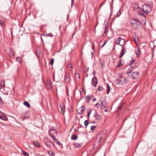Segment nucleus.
I'll return each instance as SVG.
<instances>
[{"instance_id": "f257e3e1", "label": "nucleus", "mask_w": 156, "mask_h": 156, "mask_svg": "<svg viewBox=\"0 0 156 156\" xmlns=\"http://www.w3.org/2000/svg\"><path fill=\"white\" fill-rule=\"evenodd\" d=\"M128 82V79L122 75H121L119 78L116 79L114 81L116 85H123L127 83Z\"/></svg>"}, {"instance_id": "f03ea898", "label": "nucleus", "mask_w": 156, "mask_h": 156, "mask_svg": "<svg viewBox=\"0 0 156 156\" xmlns=\"http://www.w3.org/2000/svg\"><path fill=\"white\" fill-rule=\"evenodd\" d=\"M143 11L147 14L150 12L151 10V8L150 5L145 4L143 5Z\"/></svg>"}, {"instance_id": "7ed1b4c3", "label": "nucleus", "mask_w": 156, "mask_h": 156, "mask_svg": "<svg viewBox=\"0 0 156 156\" xmlns=\"http://www.w3.org/2000/svg\"><path fill=\"white\" fill-rule=\"evenodd\" d=\"M139 73L137 71L133 72L131 73L130 76L133 80L136 79L138 77Z\"/></svg>"}, {"instance_id": "20e7f679", "label": "nucleus", "mask_w": 156, "mask_h": 156, "mask_svg": "<svg viewBox=\"0 0 156 156\" xmlns=\"http://www.w3.org/2000/svg\"><path fill=\"white\" fill-rule=\"evenodd\" d=\"M85 110V108L84 106H83L77 110V112L80 114H83Z\"/></svg>"}, {"instance_id": "39448f33", "label": "nucleus", "mask_w": 156, "mask_h": 156, "mask_svg": "<svg viewBox=\"0 0 156 156\" xmlns=\"http://www.w3.org/2000/svg\"><path fill=\"white\" fill-rule=\"evenodd\" d=\"M98 80L96 77H94L92 80V85L94 87L96 86L98 83Z\"/></svg>"}, {"instance_id": "423d86ee", "label": "nucleus", "mask_w": 156, "mask_h": 156, "mask_svg": "<svg viewBox=\"0 0 156 156\" xmlns=\"http://www.w3.org/2000/svg\"><path fill=\"white\" fill-rule=\"evenodd\" d=\"M101 133H99L98 135L96 137L97 138H98L99 139V143H100V144H101V143H100V142L102 140H103L104 137H105V134H104L103 136H101Z\"/></svg>"}, {"instance_id": "0eeeda50", "label": "nucleus", "mask_w": 156, "mask_h": 156, "mask_svg": "<svg viewBox=\"0 0 156 156\" xmlns=\"http://www.w3.org/2000/svg\"><path fill=\"white\" fill-rule=\"evenodd\" d=\"M126 52V48L124 46L122 47L119 56V57L120 58H121L125 54Z\"/></svg>"}, {"instance_id": "6e6552de", "label": "nucleus", "mask_w": 156, "mask_h": 156, "mask_svg": "<svg viewBox=\"0 0 156 156\" xmlns=\"http://www.w3.org/2000/svg\"><path fill=\"white\" fill-rule=\"evenodd\" d=\"M71 80L69 75L68 73H66L65 76V80L66 82L68 83Z\"/></svg>"}, {"instance_id": "1a4fd4ad", "label": "nucleus", "mask_w": 156, "mask_h": 156, "mask_svg": "<svg viewBox=\"0 0 156 156\" xmlns=\"http://www.w3.org/2000/svg\"><path fill=\"white\" fill-rule=\"evenodd\" d=\"M94 117L96 119L100 120L101 119V116L99 115L96 111H95L94 115Z\"/></svg>"}, {"instance_id": "9d476101", "label": "nucleus", "mask_w": 156, "mask_h": 156, "mask_svg": "<svg viewBox=\"0 0 156 156\" xmlns=\"http://www.w3.org/2000/svg\"><path fill=\"white\" fill-rule=\"evenodd\" d=\"M59 106L61 110V113L62 114H63L65 111V106L63 104H60Z\"/></svg>"}, {"instance_id": "9b49d317", "label": "nucleus", "mask_w": 156, "mask_h": 156, "mask_svg": "<svg viewBox=\"0 0 156 156\" xmlns=\"http://www.w3.org/2000/svg\"><path fill=\"white\" fill-rule=\"evenodd\" d=\"M47 86L49 89H51L52 88V83L51 80H49L47 82Z\"/></svg>"}, {"instance_id": "f8f14e48", "label": "nucleus", "mask_w": 156, "mask_h": 156, "mask_svg": "<svg viewBox=\"0 0 156 156\" xmlns=\"http://www.w3.org/2000/svg\"><path fill=\"white\" fill-rule=\"evenodd\" d=\"M138 14L139 16H143V17L144 18V25H146V18H145L146 16H145L142 12H140L139 11L138 12Z\"/></svg>"}, {"instance_id": "ddd939ff", "label": "nucleus", "mask_w": 156, "mask_h": 156, "mask_svg": "<svg viewBox=\"0 0 156 156\" xmlns=\"http://www.w3.org/2000/svg\"><path fill=\"white\" fill-rule=\"evenodd\" d=\"M133 21L132 22V25H133L134 26H135V25L136 28H137L138 26V24L139 23V22L135 19H133Z\"/></svg>"}, {"instance_id": "4468645a", "label": "nucleus", "mask_w": 156, "mask_h": 156, "mask_svg": "<svg viewBox=\"0 0 156 156\" xmlns=\"http://www.w3.org/2000/svg\"><path fill=\"white\" fill-rule=\"evenodd\" d=\"M83 144V143H79L76 142L74 143V145L76 148H79L81 147Z\"/></svg>"}, {"instance_id": "2eb2a0df", "label": "nucleus", "mask_w": 156, "mask_h": 156, "mask_svg": "<svg viewBox=\"0 0 156 156\" xmlns=\"http://www.w3.org/2000/svg\"><path fill=\"white\" fill-rule=\"evenodd\" d=\"M140 8L138 4L136 3H134V4L133 9L134 10H137Z\"/></svg>"}, {"instance_id": "dca6fc26", "label": "nucleus", "mask_w": 156, "mask_h": 156, "mask_svg": "<svg viewBox=\"0 0 156 156\" xmlns=\"http://www.w3.org/2000/svg\"><path fill=\"white\" fill-rule=\"evenodd\" d=\"M47 153L49 156H55V153L51 151H47Z\"/></svg>"}, {"instance_id": "f3484780", "label": "nucleus", "mask_w": 156, "mask_h": 156, "mask_svg": "<svg viewBox=\"0 0 156 156\" xmlns=\"http://www.w3.org/2000/svg\"><path fill=\"white\" fill-rule=\"evenodd\" d=\"M133 68L132 67L129 68V69L126 71V73L127 74H130L132 72H132V70H133Z\"/></svg>"}, {"instance_id": "a211bd4d", "label": "nucleus", "mask_w": 156, "mask_h": 156, "mask_svg": "<svg viewBox=\"0 0 156 156\" xmlns=\"http://www.w3.org/2000/svg\"><path fill=\"white\" fill-rule=\"evenodd\" d=\"M101 103L102 105L104 108H106L107 106V103L105 101H101Z\"/></svg>"}, {"instance_id": "6ab92c4d", "label": "nucleus", "mask_w": 156, "mask_h": 156, "mask_svg": "<svg viewBox=\"0 0 156 156\" xmlns=\"http://www.w3.org/2000/svg\"><path fill=\"white\" fill-rule=\"evenodd\" d=\"M123 65L122 62V60H120L118 62V64L116 66V67H119Z\"/></svg>"}, {"instance_id": "aec40b11", "label": "nucleus", "mask_w": 156, "mask_h": 156, "mask_svg": "<svg viewBox=\"0 0 156 156\" xmlns=\"http://www.w3.org/2000/svg\"><path fill=\"white\" fill-rule=\"evenodd\" d=\"M75 78H78V79L80 78V75L79 73L77 71L75 73Z\"/></svg>"}, {"instance_id": "412c9836", "label": "nucleus", "mask_w": 156, "mask_h": 156, "mask_svg": "<svg viewBox=\"0 0 156 156\" xmlns=\"http://www.w3.org/2000/svg\"><path fill=\"white\" fill-rule=\"evenodd\" d=\"M106 87H107V92H106V93L107 94H108L110 91V86H109V84L108 83H107V84Z\"/></svg>"}, {"instance_id": "4be33fe9", "label": "nucleus", "mask_w": 156, "mask_h": 156, "mask_svg": "<svg viewBox=\"0 0 156 156\" xmlns=\"http://www.w3.org/2000/svg\"><path fill=\"white\" fill-rule=\"evenodd\" d=\"M23 104L24 105H25L27 108H30V103L27 101H24L23 102Z\"/></svg>"}, {"instance_id": "5701e85b", "label": "nucleus", "mask_w": 156, "mask_h": 156, "mask_svg": "<svg viewBox=\"0 0 156 156\" xmlns=\"http://www.w3.org/2000/svg\"><path fill=\"white\" fill-rule=\"evenodd\" d=\"M53 140L59 146H62V144L60 143L56 138H55Z\"/></svg>"}, {"instance_id": "b1692460", "label": "nucleus", "mask_w": 156, "mask_h": 156, "mask_svg": "<svg viewBox=\"0 0 156 156\" xmlns=\"http://www.w3.org/2000/svg\"><path fill=\"white\" fill-rule=\"evenodd\" d=\"M78 138V136L75 134L73 135L71 137V139L72 140H76Z\"/></svg>"}, {"instance_id": "393cba45", "label": "nucleus", "mask_w": 156, "mask_h": 156, "mask_svg": "<svg viewBox=\"0 0 156 156\" xmlns=\"http://www.w3.org/2000/svg\"><path fill=\"white\" fill-rule=\"evenodd\" d=\"M93 96L92 95L91 97L89 96H87L86 98V100L87 101V103H89V101H90L91 99V98L93 97Z\"/></svg>"}, {"instance_id": "a878e982", "label": "nucleus", "mask_w": 156, "mask_h": 156, "mask_svg": "<svg viewBox=\"0 0 156 156\" xmlns=\"http://www.w3.org/2000/svg\"><path fill=\"white\" fill-rule=\"evenodd\" d=\"M121 38L120 37H118L117 39V40L116 41V43L117 44H119L120 45H121L120 44V42L121 41Z\"/></svg>"}, {"instance_id": "bb28decb", "label": "nucleus", "mask_w": 156, "mask_h": 156, "mask_svg": "<svg viewBox=\"0 0 156 156\" xmlns=\"http://www.w3.org/2000/svg\"><path fill=\"white\" fill-rule=\"evenodd\" d=\"M0 85L3 88L5 86V81L4 80L2 81L0 83Z\"/></svg>"}, {"instance_id": "cd10ccee", "label": "nucleus", "mask_w": 156, "mask_h": 156, "mask_svg": "<svg viewBox=\"0 0 156 156\" xmlns=\"http://www.w3.org/2000/svg\"><path fill=\"white\" fill-rule=\"evenodd\" d=\"M137 56H138V55H139L140 54V50L139 48H138L137 49H136L135 50Z\"/></svg>"}, {"instance_id": "c85d7f7f", "label": "nucleus", "mask_w": 156, "mask_h": 156, "mask_svg": "<svg viewBox=\"0 0 156 156\" xmlns=\"http://www.w3.org/2000/svg\"><path fill=\"white\" fill-rule=\"evenodd\" d=\"M21 152L25 156H29V154L24 151L22 150Z\"/></svg>"}, {"instance_id": "c756f323", "label": "nucleus", "mask_w": 156, "mask_h": 156, "mask_svg": "<svg viewBox=\"0 0 156 156\" xmlns=\"http://www.w3.org/2000/svg\"><path fill=\"white\" fill-rule=\"evenodd\" d=\"M29 118V116H23V115H22L20 118L23 121H24L25 119H28Z\"/></svg>"}, {"instance_id": "7c9ffc66", "label": "nucleus", "mask_w": 156, "mask_h": 156, "mask_svg": "<svg viewBox=\"0 0 156 156\" xmlns=\"http://www.w3.org/2000/svg\"><path fill=\"white\" fill-rule=\"evenodd\" d=\"M49 134L50 135V136L53 139V140H54L55 138H55V136H54L52 133H51L50 131H49Z\"/></svg>"}, {"instance_id": "2f4dec72", "label": "nucleus", "mask_w": 156, "mask_h": 156, "mask_svg": "<svg viewBox=\"0 0 156 156\" xmlns=\"http://www.w3.org/2000/svg\"><path fill=\"white\" fill-rule=\"evenodd\" d=\"M0 24L2 26H3L5 25L4 20L0 19Z\"/></svg>"}, {"instance_id": "473e14b6", "label": "nucleus", "mask_w": 156, "mask_h": 156, "mask_svg": "<svg viewBox=\"0 0 156 156\" xmlns=\"http://www.w3.org/2000/svg\"><path fill=\"white\" fill-rule=\"evenodd\" d=\"M54 131V132H53L54 133H56V130L55 129L54 127H52V128H51L50 129L48 130V132L49 131H50V132H51V131Z\"/></svg>"}, {"instance_id": "72a5a7b5", "label": "nucleus", "mask_w": 156, "mask_h": 156, "mask_svg": "<svg viewBox=\"0 0 156 156\" xmlns=\"http://www.w3.org/2000/svg\"><path fill=\"white\" fill-rule=\"evenodd\" d=\"M96 106H97V108H100L102 107V105L100 104L97 103L96 104Z\"/></svg>"}, {"instance_id": "f704fd0d", "label": "nucleus", "mask_w": 156, "mask_h": 156, "mask_svg": "<svg viewBox=\"0 0 156 156\" xmlns=\"http://www.w3.org/2000/svg\"><path fill=\"white\" fill-rule=\"evenodd\" d=\"M33 143L34 145L36 146L37 147H39L40 146V145L39 143L36 141H34L33 142Z\"/></svg>"}, {"instance_id": "c9c22d12", "label": "nucleus", "mask_w": 156, "mask_h": 156, "mask_svg": "<svg viewBox=\"0 0 156 156\" xmlns=\"http://www.w3.org/2000/svg\"><path fill=\"white\" fill-rule=\"evenodd\" d=\"M44 36H45L46 37H52L53 35L51 34H43Z\"/></svg>"}, {"instance_id": "e433bc0d", "label": "nucleus", "mask_w": 156, "mask_h": 156, "mask_svg": "<svg viewBox=\"0 0 156 156\" xmlns=\"http://www.w3.org/2000/svg\"><path fill=\"white\" fill-rule=\"evenodd\" d=\"M124 107V104H122L118 108V110H121L122 108Z\"/></svg>"}, {"instance_id": "4c0bfd02", "label": "nucleus", "mask_w": 156, "mask_h": 156, "mask_svg": "<svg viewBox=\"0 0 156 156\" xmlns=\"http://www.w3.org/2000/svg\"><path fill=\"white\" fill-rule=\"evenodd\" d=\"M54 58H51V60H50V62L49 63L52 66L54 62Z\"/></svg>"}, {"instance_id": "58836bf2", "label": "nucleus", "mask_w": 156, "mask_h": 156, "mask_svg": "<svg viewBox=\"0 0 156 156\" xmlns=\"http://www.w3.org/2000/svg\"><path fill=\"white\" fill-rule=\"evenodd\" d=\"M149 58H150V57L148 56H147L145 57L144 60L145 61L147 62L148 63L149 62H150V61H148L147 60Z\"/></svg>"}, {"instance_id": "ea45409f", "label": "nucleus", "mask_w": 156, "mask_h": 156, "mask_svg": "<svg viewBox=\"0 0 156 156\" xmlns=\"http://www.w3.org/2000/svg\"><path fill=\"white\" fill-rule=\"evenodd\" d=\"M0 118L1 119L4 120H6L7 119L6 117L5 116H0Z\"/></svg>"}, {"instance_id": "a19ab883", "label": "nucleus", "mask_w": 156, "mask_h": 156, "mask_svg": "<svg viewBox=\"0 0 156 156\" xmlns=\"http://www.w3.org/2000/svg\"><path fill=\"white\" fill-rule=\"evenodd\" d=\"M84 123L85 126H86V127H87L89 124L88 120H86L85 121Z\"/></svg>"}, {"instance_id": "79ce46f5", "label": "nucleus", "mask_w": 156, "mask_h": 156, "mask_svg": "<svg viewBox=\"0 0 156 156\" xmlns=\"http://www.w3.org/2000/svg\"><path fill=\"white\" fill-rule=\"evenodd\" d=\"M98 90L100 91H102L103 90V88L101 86H99Z\"/></svg>"}, {"instance_id": "37998d69", "label": "nucleus", "mask_w": 156, "mask_h": 156, "mask_svg": "<svg viewBox=\"0 0 156 156\" xmlns=\"http://www.w3.org/2000/svg\"><path fill=\"white\" fill-rule=\"evenodd\" d=\"M67 66L68 68H70V69L72 68V65L71 63H69L68 64Z\"/></svg>"}, {"instance_id": "c03bdc74", "label": "nucleus", "mask_w": 156, "mask_h": 156, "mask_svg": "<svg viewBox=\"0 0 156 156\" xmlns=\"http://www.w3.org/2000/svg\"><path fill=\"white\" fill-rule=\"evenodd\" d=\"M91 112V110H90L88 112L87 117L88 119L89 118Z\"/></svg>"}, {"instance_id": "a18cd8bd", "label": "nucleus", "mask_w": 156, "mask_h": 156, "mask_svg": "<svg viewBox=\"0 0 156 156\" xmlns=\"http://www.w3.org/2000/svg\"><path fill=\"white\" fill-rule=\"evenodd\" d=\"M96 128V126H93L91 127L90 129L92 131H93L94 129Z\"/></svg>"}, {"instance_id": "49530a36", "label": "nucleus", "mask_w": 156, "mask_h": 156, "mask_svg": "<svg viewBox=\"0 0 156 156\" xmlns=\"http://www.w3.org/2000/svg\"><path fill=\"white\" fill-rule=\"evenodd\" d=\"M10 55H11V56H14V55L13 51L12 50H10Z\"/></svg>"}, {"instance_id": "de8ad7c7", "label": "nucleus", "mask_w": 156, "mask_h": 156, "mask_svg": "<svg viewBox=\"0 0 156 156\" xmlns=\"http://www.w3.org/2000/svg\"><path fill=\"white\" fill-rule=\"evenodd\" d=\"M105 4V3L104 2H102L100 5V7H99V9H101V6H103V5H104Z\"/></svg>"}, {"instance_id": "09e8293b", "label": "nucleus", "mask_w": 156, "mask_h": 156, "mask_svg": "<svg viewBox=\"0 0 156 156\" xmlns=\"http://www.w3.org/2000/svg\"><path fill=\"white\" fill-rule=\"evenodd\" d=\"M135 61V59H132L131 61V63H130V65H131Z\"/></svg>"}, {"instance_id": "8fccbe9b", "label": "nucleus", "mask_w": 156, "mask_h": 156, "mask_svg": "<svg viewBox=\"0 0 156 156\" xmlns=\"http://www.w3.org/2000/svg\"><path fill=\"white\" fill-rule=\"evenodd\" d=\"M45 144L48 147H51V145L48 144V143H46Z\"/></svg>"}, {"instance_id": "3c124183", "label": "nucleus", "mask_w": 156, "mask_h": 156, "mask_svg": "<svg viewBox=\"0 0 156 156\" xmlns=\"http://www.w3.org/2000/svg\"><path fill=\"white\" fill-rule=\"evenodd\" d=\"M107 42V41H105V42L103 44V45L101 46V48H102L106 44Z\"/></svg>"}, {"instance_id": "603ef678", "label": "nucleus", "mask_w": 156, "mask_h": 156, "mask_svg": "<svg viewBox=\"0 0 156 156\" xmlns=\"http://www.w3.org/2000/svg\"><path fill=\"white\" fill-rule=\"evenodd\" d=\"M74 3V0H71V7H72L73 6V4Z\"/></svg>"}, {"instance_id": "864d4df0", "label": "nucleus", "mask_w": 156, "mask_h": 156, "mask_svg": "<svg viewBox=\"0 0 156 156\" xmlns=\"http://www.w3.org/2000/svg\"><path fill=\"white\" fill-rule=\"evenodd\" d=\"M66 92H67V94L69 96V94L68 90V89H67V88L66 89Z\"/></svg>"}, {"instance_id": "5fc2aeb1", "label": "nucleus", "mask_w": 156, "mask_h": 156, "mask_svg": "<svg viewBox=\"0 0 156 156\" xmlns=\"http://www.w3.org/2000/svg\"><path fill=\"white\" fill-rule=\"evenodd\" d=\"M96 73H95V71L94 70L93 72V74L94 75H95V74Z\"/></svg>"}, {"instance_id": "6e6d98bb", "label": "nucleus", "mask_w": 156, "mask_h": 156, "mask_svg": "<svg viewBox=\"0 0 156 156\" xmlns=\"http://www.w3.org/2000/svg\"><path fill=\"white\" fill-rule=\"evenodd\" d=\"M92 46H92V48L93 49H94V44H93V43H92Z\"/></svg>"}, {"instance_id": "4d7b16f0", "label": "nucleus", "mask_w": 156, "mask_h": 156, "mask_svg": "<svg viewBox=\"0 0 156 156\" xmlns=\"http://www.w3.org/2000/svg\"><path fill=\"white\" fill-rule=\"evenodd\" d=\"M96 98H93V101L94 102V101H96Z\"/></svg>"}, {"instance_id": "13d9d810", "label": "nucleus", "mask_w": 156, "mask_h": 156, "mask_svg": "<svg viewBox=\"0 0 156 156\" xmlns=\"http://www.w3.org/2000/svg\"><path fill=\"white\" fill-rule=\"evenodd\" d=\"M2 102V100L1 98H0V104H1Z\"/></svg>"}, {"instance_id": "bf43d9fd", "label": "nucleus", "mask_w": 156, "mask_h": 156, "mask_svg": "<svg viewBox=\"0 0 156 156\" xmlns=\"http://www.w3.org/2000/svg\"><path fill=\"white\" fill-rule=\"evenodd\" d=\"M105 112H108V110H107V109H105Z\"/></svg>"}, {"instance_id": "052dcab7", "label": "nucleus", "mask_w": 156, "mask_h": 156, "mask_svg": "<svg viewBox=\"0 0 156 156\" xmlns=\"http://www.w3.org/2000/svg\"><path fill=\"white\" fill-rule=\"evenodd\" d=\"M95 122H96L95 121H94V122H91L90 123H95Z\"/></svg>"}, {"instance_id": "680f3d73", "label": "nucleus", "mask_w": 156, "mask_h": 156, "mask_svg": "<svg viewBox=\"0 0 156 156\" xmlns=\"http://www.w3.org/2000/svg\"><path fill=\"white\" fill-rule=\"evenodd\" d=\"M80 127H83V126L81 125L80 124Z\"/></svg>"}, {"instance_id": "e2e57ef3", "label": "nucleus", "mask_w": 156, "mask_h": 156, "mask_svg": "<svg viewBox=\"0 0 156 156\" xmlns=\"http://www.w3.org/2000/svg\"><path fill=\"white\" fill-rule=\"evenodd\" d=\"M2 88V87H1V85H0V89Z\"/></svg>"}, {"instance_id": "0e129e2a", "label": "nucleus", "mask_w": 156, "mask_h": 156, "mask_svg": "<svg viewBox=\"0 0 156 156\" xmlns=\"http://www.w3.org/2000/svg\"><path fill=\"white\" fill-rule=\"evenodd\" d=\"M61 26H59V29H61Z\"/></svg>"}, {"instance_id": "69168bd1", "label": "nucleus", "mask_w": 156, "mask_h": 156, "mask_svg": "<svg viewBox=\"0 0 156 156\" xmlns=\"http://www.w3.org/2000/svg\"><path fill=\"white\" fill-rule=\"evenodd\" d=\"M41 40L43 42V39L42 38H41Z\"/></svg>"}, {"instance_id": "338daca9", "label": "nucleus", "mask_w": 156, "mask_h": 156, "mask_svg": "<svg viewBox=\"0 0 156 156\" xmlns=\"http://www.w3.org/2000/svg\"><path fill=\"white\" fill-rule=\"evenodd\" d=\"M134 41L135 42H136V39H134Z\"/></svg>"}, {"instance_id": "774afa93", "label": "nucleus", "mask_w": 156, "mask_h": 156, "mask_svg": "<svg viewBox=\"0 0 156 156\" xmlns=\"http://www.w3.org/2000/svg\"><path fill=\"white\" fill-rule=\"evenodd\" d=\"M91 54H92V55L93 54V52H91Z\"/></svg>"}]
</instances>
